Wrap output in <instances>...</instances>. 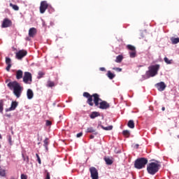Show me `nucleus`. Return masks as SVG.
<instances>
[{
    "instance_id": "f257e3e1",
    "label": "nucleus",
    "mask_w": 179,
    "mask_h": 179,
    "mask_svg": "<svg viewBox=\"0 0 179 179\" xmlns=\"http://www.w3.org/2000/svg\"><path fill=\"white\" fill-rule=\"evenodd\" d=\"M7 86L10 90H13V93L17 99H19L22 96L23 87L20 86V84L17 81L9 82Z\"/></svg>"
},
{
    "instance_id": "f03ea898",
    "label": "nucleus",
    "mask_w": 179,
    "mask_h": 179,
    "mask_svg": "<svg viewBox=\"0 0 179 179\" xmlns=\"http://www.w3.org/2000/svg\"><path fill=\"white\" fill-rule=\"evenodd\" d=\"M159 69H160V64L152 65L148 67V71H146V79H149V78H153L157 75L159 72Z\"/></svg>"
},
{
    "instance_id": "7ed1b4c3",
    "label": "nucleus",
    "mask_w": 179,
    "mask_h": 179,
    "mask_svg": "<svg viewBox=\"0 0 179 179\" xmlns=\"http://www.w3.org/2000/svg\"><path fill=\"white\" fill-rule=\"evenodd\" d=\"M159 167H160V164L151 162L148 165L147 171L149 174H151V176H155V174L159 171Z\"/></svg>"
},
{
    "instance_id": "20e7f679",
    "label": "nucleus",
    "mask_w": 179,
    "mask_h": 179,
    "mask_svg": "<svg viewBox=\"0 0 179 179\" xmlns=\"http://www.w3.org/2000/svg\"><path fill=\"white\" fill-rule=\"evenodd\" d=\"M148 164V159L145 157L138 158L135 161L134 166L138 170L144 169L145 166Z\"/></svg>"
},
{
    "instance_id": "39448f33",
    "label": "nucleus",
    "mask_w": 179,
    "mask_h": 179,
    "mask_svg": "<svg viewBox=\"0 0 179 179\" xmlns=\"http://www.w3.org/2000/svg\"><path fill=\"white\" fill-rule=\"evenodd\" d=\"M90 173L92 179H99V172L94 167L90 168Z\"/></svg>"
},
{
    "instance_id": "423d86ee",
    "label": "nucleus",
    "mask_w": 179,
    "mask_h": 179,
    "mask_svg": "<svg viewBox=\"0 0 179 179\" xmlns=\"http://www.w3.org/2000/svg\"><path fill=\"white\" fill-rule=\"evenodd\" d=\"M83 96L87 99V103L89 104V106H93V95H90L89 92H84Z\"/></svg>"
},
{
    "instance_id": "0eeeda50",
    "label": "nucleus",
    "mask_w": 179,
    "mask_h": 179,
    "mask_svg": "<svg viewBox=\"0 0 179 179\" xmlns=\"http://www.w3.org/2000/svg\"><path fill=\"white\" fill-rule=\"evenodd\" d=\"M17 106H19V102H17L16 101H13L11 102L10 107L5 109L6 113H8L9 111H15V110H16V108L17 107Z\"/></svg>"
},
{
    "instance_id": "6e6552de",
    "label": "nucleus",
    "mask_w": 179,
    "mask_h": 179,
    "mask_svg": "<svg viewBox=\"0 0 179 179\" xmlns=\"http://www.w3.org/2000/svg\"><path fill=\"white\" fill-rule=\"evenodd\" d=\"M27 55V51L24 50H22L18 51L16 53V58L17 59H22V58H24Z\"/></svg>"
},
{
    "instance_id": "1a4fd4ad",
    "label": "nucleus",
    "mask_w": 179,
    "mask_h": 179,
    "mask_svg": "<svg viewBox=\"0 0 179 179\" xmlns=\"http://www.w3.org/2000/svg\"><path fill=\"white\" fill-rule=\"evenodd\" d=\"M31 73L27 71L24 72L23 82H24V83H29V82H31Z\"/></svg>"
},
{
    "instance_id": "9d476101",
    "label": "nucleus",
    "mask_w": 179,
    "mask_h": 179,
    "mask_svg": "<svg viewBox=\"0 0 179 179\" xmlns=\"http://www.w3.org/2000/svg\"><path fill=\"white\" fill-rule=\"evenodd\" d=\"M99 106L98 107L99 108H101V110H107V108H110V103H107L106 101H101Z\"/></svg>"
},
{
    "instance_id": "9b49d317",
    "label": "nucleus",
    "mask_w": 179,
    "mask_h": 179,
    "mask_svg": "<svg viewBox=\"0 0 179 179\" xmlns=\"http://www.w3.org/2000/svg\"><path fill=\"white\" fill-rule=\"evenodd\" d=\"M47 8H48V4L47 3V1H41L40 6V13H44Z\"/></svg>"
},
{
    "instance_id": "f8f14e48",
    "label": "nucleus",
    "mask_w": 179,
    "mask_h": 179,
    "mask_svg": "<svg viewBox=\"0 0 179 179\" xmlns=\"http://www.w3.org/2000/svg\"><path fill=\"white\" fill-rule=\"evenodd\" d=\"M166 84L164 83V82H160L159 83H157L155 85V87H157V89H158L159 92H163L164 90V89H166Z\"/></svg>"
},
{
    "instance_id": "ddd939ff",
    "label": "nucleus",
    "mask_w": 179,
    "mask_h": 179,
    "mask_svg": "<svg viewBox=\"0 0 179 179\" xmlns=\"http://www.w3.org/2000/svg\"><path fill=\"white\" fill-rule=\"evenodd\" d=\"M92 97H94V103L96 106V107H99V101H101V99H100V96L98 94H92Z\"/></svg>"
},
{
    "instance_id": "4468645a",
    "label": "nucleus",
    "mask_w": 179,
    "mask_h": 179,
    "mask_svg": "<svg viewBox=\"0 0 179 179\" xmlns=\"http://www.w3.org/2000/svg\"><path fill=\"white\" fill-rule=\"evenodd\" d=\"M12 24V21H10L8 18H5L3 21L1 27L3 28H6V27H10V26Z\"/></svg>"
},
{
    "instance_id": "2eb2a0df",
    "label": "nucleus",
    "mask_w": 179,
    "mask_h": 179,
    "mask_svg": "<svg viewBox=\"0 0 179 179\" xmlns=\"http://www.w3.org/2000/svg\"><path fill=\"white\" fill-rule=\"evenodd\" d=\"M99 127L102 128V129H104V131H111L113 129V126H108V127H104L101 125V122H99L97 126V128L99 129Z\"/></svg>"
},
{
    "instance_id": "dca6fc26",
    "label": "nucleus",
    "mask_w": 179,
    "mask_h": 179,
    "mask_svg": "<svg viewBox=\"0 0 179 179\" xmlns=\"http://www.w3.org/2000/svg\"><path fill=\"white\" fill-rule=\"evenodd\" d=\"M85 132L88 134H93L94 135H97L99 134L92 127H87Z\"/></svg>"
},
{
    "instance_id": "f3484780",
    "label": "nucleus",
    "mask_w": 179,
    "mask_h": 179,
    "mask_svg": "<svg viewBox=\"0 0 179 179\" xmlns=\"http://www.w3.org/2000/svg\"><path fill=\"white\" fill-rule=\"evenodd\" d=\"M36 33H37V29H36V28L32 27V28L29 29V37H34V36H36Z\"/></svg>"
},
{
    "instance_id": "a211bd4d",
    "label": "nucleus",
    "mask_w": 179,
    "mask_h": 179,
    "mask_svg": "<svg viewBox=\"0 0 179 179\" xmlns=\"http://www.w3.org/2000/svg\"><path fill=\"white\" fill-rule=\"evenodd\" d=\"M27 96L29 100H31V99H33L34 96V94L33 93V90H31V89H29L27 92Z\"/></svg>"
},
{
    "instance_id": "6ab92c4d",
    "label": "nucleus",
    "mask_w": 179,
    "mask_h": 179,
    "mask_svg": "<svg viewBox=\"0 0 179 179\" xmlns=\"http://www.w3.org/2000/svg\"><path fill=\"white\" fill-rule=\"evenodd\" d=\"M23 78V71L18 70L16 71V79H22Z\"/></svg>"
},
{
    "instance_id": "aec40b11",
    "label": "nucleus",
    "mask_w": 179,
    "mask_h": 179,
    "mask_svg": "<svg viewBox=\"0 0 179 179\" xmlns=\"http://www.w3.org/2000/svg\"><path fill=\"white\" fill-rule=\"evenodd\" d=\"M99 115H100V113H99V112H92L90 117V118H92V120H94V118H96V117H99Z\"/></svg>"
},
{
    "instance_id": "412c9836",
    "label": "nucleus",
    "mask_w": 179,
    "mask_h": 179,
    "mask_svg": "<svg viewBox=\"0 0 179 179\" xmlns=\"http://www.w3.org/2000/svg\"><path fill=\"white\" fill-rule=\"evenodd\" d=\"M127 125L129 128H131V129H134V128H135V123L134 122V120H129Z\"/></svg>"
},
{
    "instance_id": "4be33fe9",
    "label": "nucleus",
    "mask_w": 179,
    "mask_h": 179,
    "mask_svg": "<svg viewBox=\"0 0 179 179\" xmlns=\"http://www.w3.org/2000/svg\"><path fill=\"white\" fill-rule=\"evenodd\" d=\"M43 146L46 150V152L48 150V138H46L44 141H43Z\"/></svg>"
},
{
    "instance_id": "5701e85b",
    "label": "nucleus",
    "mask_w": 179,
    "mask_h": 179,
    "mask_svg": "<svg viewBox=\"0 0 179 179\" xmlns=\"http://www.w3.org/2000/svg\"><path fill=\"white\" fill-rule=\"evenodd\" d=\"M171 41L172 44H178L179 38L171 37Z\"/></svg>"
},
{
    "instance_id": "b1692460",
    "label": "nucleus",
    "mask_w": 179,
    "mask_h": 179,
    "mask_svg": "<svg viewBox=\"0 0 179 179\" xmlns=\"http://www.w3.org/2000/svg\"><path fill=\"white\" fill-rule=\"evenodd\" d=\"M106 76L108 78H109L110 80H113V78H115V74L111 73L110 71H108Z\"/></svg>"
},
{
    "instance_id": "393cba45",
    "label": "nucleus",
    "mask_w": 179,
    "mask_h": 179,
    "mask_svg": "<svg viewBox=\"0 0 179 179\" xmlns=\"http://www.w3.org/2000/svg\"><path fill=\"white\" fill-rule=\"evenodd\" d=\"M122 59H124V57H122V55H118L116 57L115 62H117V64H120V62H122Z\"/></svg>"
},
{
    "instance_id": "a878e982",
    "label": "nucleus",
    "mask_w": 179,
    "mask_h": 179,
    "mask_svg": "<svg viewBox=\"0 0 179 179\" xmlns=\"http://www.w3.org/2000/svg\"><path fill=\"white\" fill-rule=\"evenodd\" d=\"M164 61L167 64V65H171V64H173V59H169L166 57L164 58Z\"/></svg>"
},
{
    "instance_id": "bb28decb",
    "label": "nucleus",
    "mask_w": 179,
    "mask_h": 179,
    "mask_svg": "<svg viewBox=\"0 0 179 179\" xmlns=\"http://www.w3.org/2000/svg\"><path fill=\"white\" fill-rule=\"evenodd\" d=\"M5 101L4 99L0 100V113H3V102Z\"/></svg>"
},
{
    "instance_id": "cd10ccee",
    "label": "nucleus",
    "mask_w": 179,
    "mask_h": 179,
    "mask_svg": "<svg viewBox=\"0 0 179 179\" xmlns=\"http://www.w3.org/2000/svg\"><path fill=\"white\" fill-rule=\"evenodd\" d=\"M130 58H135L136 57V50L129 52Z\"/></svg>"
},
{
    "instance_id": "c85d7f7f",
    "label": "nucleus",
    "mask_w": 179,
    "mask_h": 179,
    "mask_svg": "<svg viewBox=\"0 0 179 179\" xmlns=\"http://www.w3.org/2000/svg\"><path fill=\"white\" fill-rule=\"evenodd\" d=\"M10 6L14 10H19V6L17 5H15L12 3H10Z\"/></svg>"
},
{
    "instance_id": "c756f323",
    "label": "nucleus",
    "mask_w": 179,
    "mask_h": 179,
    "mask_svg": "<svg viewBox=\"0 0 179 179\" xmlns=\"http://www.w3.org/2000/svg\"><path fill=\"white\" fill-rule=\"evenodd\" d=\"M104 160H105L106 164H108L109 166L111 165V164L113 163V160H111L110 158H105Z\"/></svg>"
},
{
    "instance_id": "7c9ffc66",
    "label": "nucleus",
    "mask_w": 179,
    "mask_h": 179,
    "mask_svg": "<svg viewBox=\"0 0 179 179\" xmlns=\"http://www.w3.org/2000/svg\"><path fill=\"white\" fill-rule=\"evenodd\" d=\"M45 179H51L50 173L47 170L45 171Z\"/></svg>"
},
{
    "instance_id": "2f4dec72",
    "label": "nucleus",
    "mask_w": 179,
    "mask_h": 179,
    "mask_svg": "<svg viewBox=\"0 0 179 179\" xmlns=\"http://www.w3.org/2000/svg\"><path fill=\"white\" fill-rule=\"evenodd\" d=\"M127 48H129L130 50V51H136L135 46L131 45H128Z\"/></svg>"
},
{
    "instance_id": "473e14b6",
    "label": "nucleus",
    "mask_w": 179,
    "mask_h": 179,
    "mask_svg": "<svg viewBox=\"0 0 179 179\" xmlns=\"http://www.w3.org/2000/svg\"><path fill=\"white\" fill-rule=\"evenodd\" d=\"M12 62V59H10V58L9 57H6V64L7 65H11V63Z\"/></svg>"
},
{
    "instance_id": "72a5a7b5",
    "label": "nucleus",
    "mask_w": 179,
    "mask_h": 179,
    "mask_svg": "<svg viewBox=\"0 0 179 179\" xmlns=\"http://www.w3.org/2000/svg\"><path fill=\"white\" fill-rule=\"evenodd\" d=\"M123 135L128 138V136H129V135H130L129 131H128V130L123 131Z\"/></svg>"
},
{
    "instance_id": "f704fd0d",
    "label": "nucleus",
    "mask_w": 179,
    "mask_h": 179,
    "mask_svg": "<svg viewBox=\"0 0 179 179\" xmlns=\"http://www.w3.org/2000/svg\"><path fill=\"white\" fill-rule=\"evenodd\" d=\"M48 86L49 87H54V86H55V84H54V82L48 81Z\"/></svg>"
},
{
    "instance_id": "c9c22d12",
    "label": "nucleus",
    "mask_w": 179,
    "mask_h": 179,
    "mask_svg": "<svg viewBox=\"0 0 179 179\" xmlns=\"http://www.w3.org/2000/svg\"><path fill=\"white\" fill-rule=\"evenodd\" d=\"M22 157L24 162H27V163H29V157H25L24 154H22Z\"/></svg>"
},
{
    "instance_id": "e433bc0d",
    "label": "nucleus",
    "mask_w": 179,
    "mask_h": 179,
    "mask_svg": "<svg viewBox=\"0 0 179 179\" xmlns=\"http://www.w3.org/2000/svg\"><path fill=\"white\" fill-rule=\"evenodd\" d=\"M44 75H45V73L43 71H39L38 79H41V78H43V76H44Z\"/></svg>"
},
{
    "instance_id": "4c0bfd02",
    "label": "nucleus",
    "mask_w": 179,
    "mask_h": 179,
    "mask_svg": "<svg viewBox=\"0 0 179 179\" xmlns=\"http://www.w3.org/2000/svg\"><path fill=\"white\" fill-rule=\"evenodd\" d=\"M6 172H5V170H0V176H1V177H5V176H6Z\"/></svg>"
},
{
    "instance_id": "58836bf2",
    "label": "nucleus",
    "mask_w": 179,
    "mask_h": 179,
    "mask_svg": "<svg viewBox=\"0 0 179 179\" xmlns=\"http://www.w3.org/2000/svg\"><path fill=\"white\" fill-rule=\"evenodd\" d=\"M113 71H116V72H121L122 71V69L118 68V67H114Z\"/></svg>"
},
{
    "instance_id": "ea45409f",
    "label": "nucleus",
    "mask_w": 179,
    "mask_h": 179,
    "mask_svg": "<svg viewBox=\"0 0 179 179\" xmlns=\"http://www.w3.org/2000/svg\"><path fill=\"white\" fill-rule=\"evenodd\" d=\"M8 141L10 145H12V136L10 135H9L8 136Z\"/></svg>"
},
{
    "instance_id": "a19ab883",
    "label": "nucleus",
    "mask_w": 179,
    "mask_h": 179,
    "mask_svg": "<svg viewBox=\"0 0 179 179\" xmlns=\"http://www.w3.org/2000/svg\"><path fill=\"white\" fill-rule=\"evenodd\" d=\"M36 156L37 157L38 163L39 164H41V159H40V156H38V154H36Z\"/></svg>"
},
{
    "instance_id": "79ce46f5",
    "label": "nucleus",
    "mask_w": 179,
    "mask_h": 179,
    "mask_svg": "<svg viewBox=\"0 0 179 179\" xmlns=\"http://www.w3.org/2000/svg\"><path fill=\"white\" fill-rule=\"evenodd\" d=\"M7 67L6 68V71H10V68L12 67V64H7Z\"/></svg>"
},
{
    "instance_id": "37998d69",
    "label": "nucleus",
    "mask_w": 179,
    "mask_h": 179,
    "mask_svg": "<svg viewBox=\"0 0 179 179\" xmlns=\"http://www.w3.org/2000/svg\"><path fill=\"white\" fill-rule=\"evenodd\" d=\"M51 124H52L51 121H50V120H46V126H47V127H50V126H51Z\"/></svg>"
},
{
    "instance_id": "c03bdc74",
    "label": "nucleus",
    "mask_w": 179,
    "mask_h": 179,
    "mask_svg": "<svg viewBox=\"0 0 179 179\" xmlns=\"http://www.w3.org/2000/svg\"><path fill=\"white\" fill-rule=\"evenodd\" d=\"M21 179H27V176L24 174H21Z\"/></svg>"
},
{
    "instance_id": "a18cd8bd",
    "label": "nucleus",
    "mask_w": 179,
    "mask_h": 179,
    "mask_svg": "<svg viewBox=\"0 0 179 179\" xmlns=\"http://www.w3.org/2000/svg\"><path fill=\"white\" fill-rule=\"evenodd\" d=\"M99 71H101V72H106V68H104V67H100V68H99Z\"/></svg>"
},
{
    "instance_id": "49530a36",
    "label": "nucleus",
    "mask_w": 179,
    "mask_h": 179,
    "mask_svg": "<svg viewBox=\"0 0 179 179\" xmlns=\"http://www.w3.org/2000/svg\"><path fill=\"white\" fill-rule=\"evenodd\" d=\"M83 135V133L80 132V133L77 134L76 137L80 138V136H82Z\"/></svg>"
},
{
    "instance_id": "de8ad7c7",
    "label": "nucleus",
    "mask_w": 179,
    "mask_h": 179,
    "mask_svg": "<svg viewBox=\"0 0 179 179\" xmlns=\"http://www.w3.org/2000/svg\"><path fill=\"white\" fill-rule=\"evenodd\" d=\"M5 115H6V117H8V118H10V116H11L10 114H6Z\"/></svg>"
},
{
    "instance_id": "09e8293b",
    "label": "nucleus",
    "mask_w": 179,
    "mask_h": 179,
    "mask_svg": "<svg viewBox=\"0 0 179 179\" xmlns=\"http://www.w3.org/2000/svg\"><path fill=\"white\" fill-rule=\"evenodd\" d=\"M90 139H94V136L91 135V136H90Z\"/></svg>"
},
{
    "instance_id": "8fccbe9b",
    "label": "nucleus",
    "mask_w": 179,
    "mask_h": 179,
    "mask_svg": "<svg viewBox=\"0 0 179 179\" xmlns=\"http://www.w3.org/2000/svg\"><path fill=\"white\" fill-rule=\"evenodd\" d=\"M135 148H136V149H138V148H139V144H136V145H135Z\"/></svg>"
},
{
    "instance_id": "3c124183",
    "label": "nucleus",
    "mask_w": 179,
    "mask_h": 179,
    "mask_svg": "<svg viewBox=\"0 0 179 179\" xmlns=\"http://www.w3.org/2000/svg\"><path fill=\"white\" fill-rule=\"evenodd\" d=\"M162 111H164V110H166V108L162 107Z\"/></svg>"
},
{
    "instance_id": "603ef678",
    "label": "nucleus",
    "mask_w": 179,
    "mask_h": 179,
    "mask_svg": "<svg viewBox=\"0 0 179 179\" xmlns=\"http://www.w3.org/2000/svg\"><path fill=\"white\" fill-rule=\"evenodd\" d=\"M27 40H30V38H27Z\"/></svg>"
},
{
    "instance_id": "864d4df0",
    "label": "nucleus",
    "mask_w": 179,
    "mask_h": 179,
    "mask_svg": "<svg viewBox=\"0 0 179 179\" xmlns=\"http://www.w3.org/2000/svg\"><path fill=\"white\" fill-rule=\"evenodd\" d=\"M0 149H1V144H0Z\"/></svg>"
},
{
    "instance_id": "5fc2aeb1",
    "label": "nucleus",
    "mask_w": 179,
    "mask_h": 179,
    "mask_svg": "<svg viewBox=\"0 0 179 179\" xmlns=\"http://www.w3.org/2000/svg\"><path fill=\"white\" fill-rule=\"evenodd\" d=\"M0 159H1V155H0Z\"/></svg>"
},
{
    "instance_id": "6e6d98bb",
    "label": "nucleus",
    "mask_w": 179,
    "mask_h": 179,
    "mask_svg": "<svg viewBox=\"0 0 179 179\" xmlns=\"http://www.w3.org/2000/svg\"><path fill=\"white\" fill-rule=\"evenodd\" d=\"M178 162H179V157H178Z\"/></svg>"
}]
</instances>
